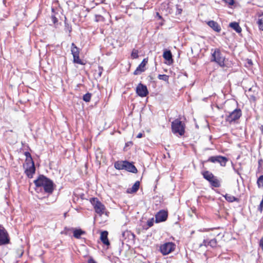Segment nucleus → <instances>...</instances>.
Listing matches in <instances>:
<instances>
[{"instance_id":"24","label":"nucleus","mask_w":263,"mask_h":263,"mask_svg":"<svg viewBox=\"0 0 263 263\" xmlns=\"http://www.w3.org/2000/svg\"><path fill=\"white\" fill-rule=\"evenodd\" d=\"M257 24L259 28L263 31V12L258 15Z\"/></svg>"},{"instance_id":"39","label":"nucleus","mask_w":263,"mask_h":263,"mask_svg":"<svg viewBox=\"0 0 263 263\" xmlns=\"http://www.w3.org/2000/svg\"><path fill=\"white\" fill-rule=\"evenodd\" d=\"M259 246L262 248L263 250V237L260 239L259 241Z\"/></svg>"},{"instance_id":"23","label":"nucleus","mask_w":263,"mask_h":263,"mask_svg":"<svg viewBox=\"0 0 263 263\" xmlns=\"http://www.w3.org/2000/svg\"><path fill=\"white\" fill-rule=\"evenodd\" d=\"M125 161H118L115 163V167L119 170H124V165Z\"/></svg>"},{"instance_id":"18","label":"nucleus","mask_w":263,"mask_h":263,"mask_svg":"<svg viewBox=\"0 0 263 263\" xmlns=\"http://www.w3.org/2000/svg\"><path fill=\"white\" fill-rule=\"evenodd\" d=\"M229 26L233 29L236 32L240 33L241 28L239 26V24L237 22H232L229 24Z\"/></svg>"},{"instance_id":"36","label":"nucleus","mask_w":263,"mask_h":263,"mask_svg":"<svg viewBox=\"0 0 263 263\" xmlns=\"http://www.w3.org/2000/svg\"><path fill=\"white\" fill-rule=\"evenodd\" d=\"M147 224L148 226V227H151L154 224V218H152L151 219H149L147 221Z\"/></svg>"},{"instance_id":"27","label":"nucleus","mask_w":263,"mask_h":263,"mask_svg":"<svg viewBox=\"0 0 263 263\" xmlns=\"http://www.w3.org/2000/svg\"><path fill=\"white\" fill-rule=\"evenodd\" d=\"M103 68L102 66H98V69L95 70V74L97 78H99L101 77Z\"/></svg>"},{"instance_id":"1","label":"nucleus","mask_w":263,"mask_h":263,"mask_svg":"<svg viewBox=\"0 0 263 263\" xmlns=\"http://www.w3.org/2000/svg\"><path fill=\"white\" fill-rule=\"evenodd\" d=\"M34 183L36 187H43L44 191L47 193L51 194L53 191V181L43 175H39Z\"/></svg>"},{"instance_id":"30","label":"nucleus","mask_w":263,"mask_h":263,"mask_svg":"<svg viewBox=\"0 0 263 263\" xmlns=\"http://www.w3.org/2000/svg\"><path fill=\"white\" fill-rule=\"evenodd\" d=\"M217 242L216 239H213L208 241V245L212 248H215L217 246Z\"/></svg>"},{"instance_id":"15","label":"nucleus","mask_w":263,"mask_h":263,"mask_svg":"<svg viewBox=\"0 0 263 263\" xmlns=\"http://www.w3.org/2000/svg\"><path fill=\"white\" fill-rule=\"evenodd\" d=\"M108 232L106 231H103L101 233L100 239L101 241L105 245H109V241L108 239Z\"/></svg>"},{"instance_id":"4","label":"nucleus","mask_w":263,"mask_h":263,"mask_svg":"<svg viewBox=\"0 0 263 263\" xmlns=\"http://www.w3.org/2000/svg\"><path fill=\"white\" fill-rule=\"evenodd\" d=\"M241 116V111L240 109H235L228 116L226 117V120L229 123L235 122V121L238 120Z\"/></svg>"},{"instance_id":"40","label":"nucleus","mask_w":263,"mask_h":263,"mask_svg":"<svg viewBox=\"0 0 263 263\" xmlns=\"http://www.w3.org/2000/svg\"><path fill=\"white\" fill-rule=\"evenodd\" d=\"M52 20L54 24L56 23L57 22H58V20L57 19V18H56L55 16H52Z\"/></svg>"},{"instance_id":"45","label":"nucleus","mask_w":263,"mask_h":263,"mask_svg":"<svg viewBox=\"0 0 263 263\" xmlns=\"http://www.w3.org/2000/svg\"><path fill=\"white\" fill-rule=\"evenodd\" d=\"M260 129L261 132V134H263V125H261L260 127Z\"/></svg>"},{"instance_id":"19","label":"nucleus","mask_w":263,"mask_h":263,"mask_svg":"<svg viewBox=\"0 0 263 263\" xmlns=\"http://www.w3.org/2000/svg\"><path fill=\"white\" fill-rule=\"evenodd\" d=\"M163 58L167 60L168 62L173 61L172 54L170 50H165L163 54Z\"/></svg>"},{"instance_id":"33","label":"nucleus","mask_w":263,"mask_h":263,"mask_svg":"<svg viewBox=\"0 0 263 263\" xmlns=\"http://www.w3.org/2000/svg\"><path fill=\"white\" fill-rule=\"evenodd\" d=\"M168 76L166 74H159L158 76V78L159 80H162L164 81H168Z\"/></svg>"},{"instance_id":"20","label":"nucleus","mask_w":263,"mask_h":263,"mask_svg":"<svg viewBox=\"0 0 263 263\" xmlns=\"http://www.w3.org/2000/svg\"><path fill=\"white\" fill-rule=\"evenodd\" d=\"M203 178L209 181V182L212 179H214V177H215L213 174L210 172L209 171H204L202 173Z\"/></svg>"},{"instance_id":"9","label":"nucleus","mask_w":263,"mask_h":263,"mask_svg":"<svg viewBox=\"0 0 263 263\" xmlns=\"http://www.w3.org/2000/svg\"><path fill=\"white\" fill-rule=\"evenodd\" d=\"M136 93L141 97H145L148 94V91L146 85L139 83L136 87Z\"/></svg>"},{"instance_id":"41","label":"nucleus","mask_w":263,"mask_h":263,"mask_svg":"<svg viewBox=\"0 0 263 263\" xmlns=\"http://www.w3.org/2000/svg\"><path fill=\"white\" fill-rule=\"evenodd\" d=\"M88 263H96V261L93 260L92 258H90L88 261Z\"/></svg>"},{"instance_id":"28","label":"nucleus","mask_w":263,"mask_h":263,"mask_svg":"<svg viewBox=\"0 0 263 263\" xmlns=\"http://www.w3.org/2000/svg\"><path fill=\"white\" fill-rule=\"evenodd\" d=\"M257 184L258 188L263 189V175L258 178Z\"/></svg>"},{"instance_id":"46","label":"nucleus","mask_w":263,"mask_h":263,"mask_svg":"<svg viewBox=\"0 0 263 263\" xmlns=\"http://www.w3.org/2000/svg\"><path fill=\"white\" fill-rule=\"evenodd\" d=\"M261 161H262V160H261V159H260V160H258V163H259V165H261Z\"/></svg>"},{"instance_id":"38","label":"nucleus","mask_w":263,"mask_h":263,"mask_svg":"<svg viewBox=\"0 0 263 263\" xmlns=\"http://www.w3.org/2000/svg\"><path fill=\"white\" fill-rule=\"evenodd\" d=\"M224 1L229 5H233L234 3L233 0H224Z\"/></svg>"},{"instance_id":"3","label":"nucleus","mask_w":263,"mask_h":263,"mask_svg":"<svg viewBox=\"0 0 263 263\" xmlns=\"http://www.w3.org/2000/svg\"><path fill=\"white\" fill-rule=\"evenodd\" d=\"M224 61L225 57L222 55L220 50L219 49H214L212 53L211 61L214 62L220 67H223L225 66Z\"/></svg>"},{"instance_id":"13","label":"nucleus","mask_w":263,"mask_h":263,"mask_svg":"<svg viewBox=\"0 0 263 263\" xmlns=\"http://www.w3.org/2000/svg\"><path fill=\"white\" fill-rule=\"evenodd\" d=\"M206 23L208 26L210 27L214 31L217 32H219L221 31V27L216 22L214 21H208Z\"/></svg>"},{"instance_id":"5","label":"nucleus","mask_w":263,"mask_h":263,"mask_svg":"<svg viewBox=\"0 0 263 263\" xmlns=\"http://www.w3.org/2000/svg\"><path fill=\"white\" fill-rule=\"evenodd\" d=\"M90 202L93 205L96 213L100 215H102L104 213V211L105 210V206L100 201H99L97 198H91Z\"/></svg>"},{"instance_id":"17","label":"nucleus","mask_w":263,"mask_h":263,"mask_svg":"<svg viewBox=\"0 0 263 263\" xmlns=\"http://www.w3.org/2000/svg\"><path fill=\"white\" fill-rule=\"evenodd\" d=\"M140 182L139 181H137L134 184L132 188L127 189V192L130 194L136 193L138 190Z\"/></svg>"},{"instance_id":"31","label":"nucleus","mask_w":263,"mask_h":263,"mask_svg":"<svg viewBox=\"0 0 263 263\" xmlns=\"http://www.w3.org/2000/svg\"><path fill=\"white\" fill-rule=\"evenodd\" d=\"M131 57L132 59H137L139 57L138 51L137 49H134L131 53Z\"/></svg>"},{"instance_id":"34","label":"nucleus","mask_w":263,"mask_h":263,"mask_svg":"<svg viewBox=\"0 0 263 263\" xmlns=\"http://www.w3.org/2000/svg\"><path fill=\"white\" fill-rule=\"evenodd\" d=\"M96 22H99V21H104V18L101 16V15H96Z\"/></svg>"},{"instance_id":"14","label":"nucleus","mask_w":263,"mask_h":263,"mask_svg":"<svg viewBox=\"0 0 263 263\" xmlns=\"http://www.w3.org/2000/svg\"><path fill=\"white\" fill-rule=\"evenodd\" d=\"M35 168L34 163L33 161L31 160V165L25 170V173L28 178H32L33 177V175L35 173Z\"/></svg>"},{"instance_id":"11","label":"nucleus","mask_w":263,"mask_h":263,"mask_svg":"<svg viewBox=\"0 0 263 263\" xmlns=\"http://www.w3.org/2000/svg\"><path fill=\"white\" fill-rule=\"evenodd\" d=\"M147 63V60L146 59H144L140 65L137 67L136 69L134 72L135 75H138L140 74L142 72L144 71L145 66Z\"/></svg>"},{"instance_id":"22","label":"nucleus","mask_w":263,"mask_h":263,"mask_svg":"<svg viewBox=\"0 0 263 263\" xmlns=\"http://www.w3.org/2000/svg\"><path fill=\"white\" fill-rule=\"evenodd\" d=\"M224 197L226 200L230 202H232L234 201L238 202L239 201L238 198L230 194H227L224 196Z\"/></svg>"},{"instance_id":"42","label":"nucleus","mask_w":263,"mask_h":263,"mask_svg":"<svg viewBox=\"0 0 263 263\" xmlns=\"http://www.w3.org/2000/svg\"><path fill=\"white\" fill-rule=\"evenodd\" d=\"M142 136H143V134L142 133H139L137 136V138H140L142 137Z\"/></svg>"},{"instance_id":"6","label":"nucleus","mask_w":263,"mask_h":263,"mask_svg":"<svg viewBox=\"0 0 263 263\" xmlns=\"http://www.w3.org/2000/svg\"><path fill=\"white\" fill-rule=\"evenodd\" d=\"M175 247L173 242H166L160 246V251L163 255H167L175 250Z\"/></svg>"},{"instance_id":"32","label":"nucleus","mask_w":263,"mask_h":263,"mask_svg":"<svg viewBox=\"0 0 263 263\" xmlns=\"http://www.w3.org/2000/svg\"><path fill=\"white\" fill-rule=\"evenodd\" d=\"M73 62L79 64H83V63L81 60L79 58V55H77L73 57Z\"/></svg>"},{"instance_id":"2","label":"nucleus","mask_w":263,"mask_h":263,"mask_svg":"<svg viewBox=\"0 0 263 263\" xmlns=\"http://www.w3.org/2000/svg\"><path fill=\"white\" fill-rule=\"evenodd\" d=\"M172 131L174 134L183 136L185 133V125L179 119L174 120L171 124Z\"/></svg>"},{"instance_id":"7","label":"nucleus","mask_w":263,"mask_h":263,"mask_svg":"<svg viewBox=\"0 0 263 263\" xmlns=\"http://www.w3.org/2000/svg\"><path fill=\"white\" fill-rule=\"evenodd\" d=\"M10 242L9 235L5 229L0 225V246L8 244Z\"/></svg>"},{"instance_id":"25","label":"nucleus","mask_w":263,"mask_h":263,"mask_svg":"<svg viewBox=\"0 0 263 263\" xmlns=\"http://www.w3.org/2000/svg\"><path fill=\"white\" fill-rule=\"evenodd\" d=\"M71 51L73 57L77 55H79V49L76 46L74 43H72L71 44Z\"/></svg>"},{"instance_id":"16","label":"nucleus","mask_w":263,"mask_h":263,"mask_svg":"<svg viewBox=\"0 0 263 263\" xmlns=\"http://www.w3.org/2000/svg\"><path fill=\"white\" fill-rule=\"evenodd\" d=\"M122 237L123 240L126 239H133L135 237V235L129 231H125L122 232Z\"/></svg>"},{"instance_id":"35","label":"nucleus","mask_w":263,"mask_h":263,"mask_svg":"<svg viewBox=\"0 0 263 263\" xmlns=\"http://www.w3.org/2000/svg\"><path fill=\"white\" fill-rule=\"evenodd\" d=\"M176 8V14H180L182 12V9L179 8V6L178 5H175Z\"/></svg>"},{"instance_id":"10","label":"nucleus","mask_w":263,"mask_h":263,"mask_svg":"<svg viewBox=\"0 0 263 263\" xmlns=\"http://www.w3.org/2000/svg\"><path fill=\"white\" fill-rule=\"evenodd\" d=\"M167 217V212L164 210H161L155 216L156 222L164 221Z\"/></svg>"},{"instance_id":"21","label":"nucleus","mask_w":263,"mask_h":263,"mask_svg":"<svg viewBox=\"0 0 263 263\" xmlns=\"http://www.w3.org/2000/svg\"><path fill=\"white\" fill-rule=\"evenodd\" d=\"M73 236L77 239L80 238L81 236L85 234V232L81 229H74L73 231Z\"/></svg>"},{"instance_id":"37","label":"nucleus","mask_w":263,"mask_h":263,"mask_svg":"<svg viewBox=\"0 0 263 263\" xmlns=\"http://www.w3.org/2000/svg\"><path fill=\"white\" fill-rule=\"evenodd\" d=\"M208 241H209V240H204L203 241L202 243L200 245V246L202 247V246H204L206 247V246H209Z\"/></svg>"},{"instance_id":"26","label":"nucleus","mask_w":263,"mask_h":263,"mask_svg":"<svg viewBox=\"0 0 263 263\" xmlns=\"http://www.w3.org/2000/svg\"><path fill=\"white\" fill-rule=\"evenodd\" d=\"M210 182L213 186L215 187H218L220 185L219 180L215 177H214V179H212Z\"/></svg>"},{"instance_id":"29","label":"nucleus","mask_w":263,"mask_h":263,"mask_svg":"<svg viewBox=\"0 0 263 263\" xmlns=\"http://www.w3.org/2000/svg\"><path fill=\"white\" fill-rule=\"evenodd\" d=\"M91 94L90 93H87L83 97V100L86 102H89L90 101Z\"/></svg>"},{"instance_id":"12","label":"nucleus","mask_w":263,"mask_h":263,"mask_svg":"<svg viewBox=\"0 0 263 263\" xmlns=\"http://www.w3.org/2000/svg\"><path fill=\"white\" fill-rule=\"evenodd\" d=\"M124 163V170L133 173H136L137 172V169L132 163L125 161Z\"/></svg>"},{"instance_id":"8","label":"nucleus","mask_w":263,"mask_h":263,"mask_svg":"<svg viewBox=\"0 0 263 263\" xmlns=\"http://www.w3.org/2000/svg\"><path fill=\"white\" fill-rule=\"evenodd\" d=\"M207 161H210L213 163H219L222 166H224L228 161V159L221 156H211Z\"/></svg>"},{"instance_id":"44","label":"nucleus","mask_w":263,"mask_h":263,"mask_svg":"<svg viewBox=\"0 0 263 263\" xmlns=\"http://www.w3.org/2000/svg\"><path fill=\"white\" fill-rule=\"evenodd\" d=\"M248 63L249 64V65H252V62L251 61V60H248Z\"/></svg>"},{"instance_id":"43","label":"nucleus","mask_w":263,"mask_h":263,"mask_svg":"<svg viewBox=\"0 0 263 263\" xmlns=\"http://www.w3.org/2000/svg\"><path fill=\"white\" fill-rule=\"evenodd\" d=\"M65 27L67 29V30L69 32H71V28L70 27L66 26Z\"/></svg>"}]
</instances>
